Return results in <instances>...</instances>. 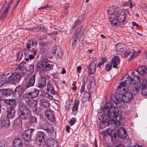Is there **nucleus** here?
<instances>
[{
    "label": "nucleus",
    "instance_id": "obj_36",
    "mask_svg": "<svg viewBox=\"0 0 147 147\" xmlns=\"http://www.w3.org/2000/svg\"><path fill=\"white\" fill-rule=\"evenodd\" d=\"M114 17V16L112 15L110 17V21L111 22V23L114 25L115 26H116L117 23V22H119V21H118V19L116 18V20H113L112 19V18H113Z\"/></svg>",
    "mask_w": 147,
    "mask_h": 147
},
{
    "label": "nucleus",
    "instance_id": "obj_62",
    "mask_svg": "<svg viewBox=\"0 0 147 147\" xmlns=\"http://www.w3.org/2000/svg\"><path fill=\"white\" fill-rule=\"evenodd\" d=\"M28 57H29V58L30 60L34 59V55H32V54H31L30 53L29 54H28Z\"/></svg>",
    "mask_w": 147,
    "mask_h": 147
},
{
    "label": "nucleus",
    "instance_id": "obj_55",
    "mask_svg": "<svg viewBox=\"0 0 147 147\" xmlns=\"http://www.w3.org/2000/svg\"><path fill=\"white\" fill-rule=\"evenodd\" d=\"M107 134L110 136L111 137L112 136V131L110 129H108L107 131Z\"/></svg>",
    "mask_w": 147,
    "mask_h": 147
},
{
    "label": "nucleus",
    "instance_id": "obj_39",
    "mask_svg": "<svg viewBox=\"0 0 147 147\" xmlns=\"http://www.w3.org/2000/svg\"><path fill=\"white\" fill-rule=\"evenodd\" d=\"M9 105L10 106L9 109H15L14 107H16V104L14 100L12 99L11 101L10 102Z\"/></svg>",
    "mask_w": 147,
    "mask_h": 147
},
{
    "label": "nucleus",
    "instance_id": "obj_23",
    "mask_svg": "<svg viewBox=\"0 0 147 147\" xmlns=\"http://www.w3.org/2000/svg\"><path fill=\"white\" fill-rule=\"evenodd\" d=\"M138 73L142 75H146L147 74V69L144 66H141L138 68L137 69Z\"/></svg>",
    "mask_w": 147,
    "mask_h": 147
},
{
    "label": "nucleus",
    "instance_id": "obj_2",
    "mask_svg": "<svg viewBox=\"0 0 147 147\" xmlns=\"http://www.w3.org/2000/svg\"><path fill=\"white\" fill-rule=\"evenodd\" d=\"M123 90L124 91V93L123 95H120L119 98L117 96L115 97L116 100V102H115V104H117L122 101L125 102H127L132 99L133 97L132 93L125 88H123Z\"/></svg>",
    "mask_w": 147,
    "mask_h": 147
},
{
    "label": "nucleus",
    "instance_id": "obj_48",
    "mask_svg": "<svg viewBox=\"0 0 147 147\" xmlns=\"http://www.w3.org/2000/svg\"><path fill=\"white\" fill-rule=\"evenodd\" d=\"M37 51L34 49H32L31 51H30V54L35 56L36 55Z\"/></svg>",
    "mask_w": 147,
    "mask_h": 147
},
{
    "label": "nucleus",
    "instance_id": "obj_28",
    "mask_svg": "<svg viewBox=\"0 0 147 147\" xmlns=\"http://www.w3.org/2000/svg\"><path fill=\"white\" fill-rule=\"evenodd\" d=\"M50 91H51V93L52 94L54 95H55V92L54 90V87L50 84L49 83L47 85V91L49 92Z\"/></svg>",
    "mask_w": 147,
    "mask_h": 147
},
{
    "label": "nucleus",
    "instance_id": "obj_40",
    "mask_svg": "<svg viewBox=\"0 0 147 147\" xmlns=\"http://www.w3.org/2000/svg\"><path fill=\"white\" fill-rule=\"evenodd\" d=\"M49 94L47 93L43 92L40 95V96L42 98H47L49 99Z\"/></svg>",
    "mask_w": 147,
    "mask_h": 147
},
{
    "label": "nucleus",
    "instance_id": "obj_31",
    "mask_svg": "<svg viewBox=\"0 0 147 147\" xmlns=\"http://www.w3.org/2000/svg\"><path fill=\"white\" fill-rule=\"evenodd\" d=\"M31 95L32 98H34L37 96L39 94V91L38 90L36 89H33L31 91Z\"/></svg>",
    "mask_w": 147,
    "mask_h": 147
},
{
    "label": "nucleus",
    "instance_id": "obj_9",
    "mask_svg": "<svg viewBox=\"0 0 147 147\" xmlns=\"http://www.w3.org/2000/svg\"><path fill=\"white\" fill-rule=\"evenodd\" d=\"M97 64L96 58H95L92 62L90 64L88 69V71L91 74H93L95 72Z\"/></svg>",
    "mask_w": 147,
    "mask_h": 147
},
{
    "label": "nucleus",
    "instance_id": "obj_20",
    "mask_svg": "<svg viewBox=\"0 0 147 147\" xmlns=\"http://www.w3.org/2000/svg\"><path fill=\"white\" fill-rule=\"evenodd\" d=\"M46 80L44 77H42L39 80L38 83V87L41 88L44 87L46 84Z\"/></svg>",
    "mask_w": 147,
    "mask_h": 147
},
{
    "label": "nucleus",
    "instance_id": "obj_8",
    "mask_svg": "<svg viewBox=\"0 0 147 147\" xmlns=\"http://www.w3.org/2000/svg\"><path fill=\"white\" fill-rule=\"evenodd\" d=\"M45 135L44 132L42 131L38 132L36 136V142H39L40 144L45 141Z\"/></svg>",
    "mask_w": 147,
    "mask_h": 147
},
{
    "label": "nucleus",
    "instance_id": "obj_53",
    "mask_svg": "<svg viewBox=\"0 0 147 147\" xmlns=\"http://www.w3.org/2000/svg\"><path fill=\"white\" fill-rule=\"evenodd\" d=\"M39 44L41 46V47H43L47 45V43L46 42L42 41L40 42Z\"/></svg>",
    "mask_w": 147,
    "mask_h": 147
},
{
    "label": "nucleus",
    "instance_id": "obj_3",
    "mask_svg": "<svg viewBox=\"0 0 147 147\" xmlns=\"http://www.w3.org/2000/svg\"><path fill=\"white\" fill-rule=\"evenodd\" d=\"M20 117L24 119H27L30 116V112L29 109L24 105L20 104L18 111Z\"/></svg>",
    "mask_w": 147,
    "mask_h": 147
},
{
    "label": "nucleus",
    "instance_id": "obj_12",
    "mask_svg": "<svg viewBox=\"0 0 147 147\" xmlns=\"http://www.w3.org/2000/svg\"><path fill=\"white\" fill-rule=\"evenodd\" d=\"M116 17L119 18L120 16L123 17L122 19H118V21L119 22H122L125 21L126 19V16L124 12L121 10H119L116 13Z\"/></svg>",
    "mask_w": 147,
    "mask_h": 147
},
{
    "label": "nucleus",
    "instance_id": "obj_43",
    "mask_svg": "<svg viewBox=\"0 0 147 147\" xmlns=\"http://www.w3.org/2000/svg\"><path fill=\"white\" fill-rule=\"evenodd\" d=\"M45 130L48 133H51L54 131V128L53 127H51L50 128H46Z\"/></svg>",
    "mask_w": 147,
    "mask_h": 147
},
{
    "label": "nucleus",
    "instance_id": "obj_22",
    "mask_svg": "<svg viewBox=\"0 0 147 147\" xmlns=\"http://www.w3.org/2000/svg\"><path fill=\"white\" fill-rule=\"evenodd\" d=\"M40 104L45 108L48 107L50 106L49 101L44 98L40 99Z\"/></svg>",
    "mask_w": 147,
    "mask_h": 147
},
{
    "label": "nucleus",
    "instance_id": "obj_46",
    "mask_svg": "<svg viewBox=\"0 0 147 147\" xmlns=\"http://www.w3.org/2000/svg\"><path fill=\"white\" fill-rule=\"evenodd\" d=\"M30 50L27 49L25 48L24 49V55L25 56H26L28 54H30Z\"/></svg>",
    "mask_w": 147,
    "mask_h": 147
},
{
    "label": "nucleus",
    "instance_id": "obj_41",
    "mask_svg": "<svg viewBox=\"0 0 147 147\" xmlns=\"http://www.w3.org/2000/svg\"><path fill=\"white\" fill-rule=\"evenodd\" d=\"M32 95H31V93L30 92H29L28 93L25 94L23 95V97L24 98H32Z\"/></svg>",
    "mask_w": 147,
    "mask_h": 147
},
{
    "label": "nucleus",
    "instance_id": "obj_61",
    "mask_svg": "<svg viewBox=\"0 0 147 147\" xmlns=\"http://www.w3.org/2000/svg\"><path fill=\"white\" fill-rule=\"evenodd\" d=\"M38 44L37 41H32V45L33 46H36Z\"/></svg>",
    "mask_w": 147,
    "mask_h": 147
},
{
    "label": "nucleus",
    "instance_id": "obj_4",
    "mask_svg": "<svg viewBox=\"0 0 147 147\" xmlns=\"http://www.w3.org/2000/svg\"><path fill=\"white\" fill-rule=\"evenodd\" d=\"M34 130H33L32 129H29L25 131L22 134V138L24 139V140L26 142L27 145H31L29 144L28 141L31 140V138L33 133Z\"/></svg>",
    "mask_w": 147,
    "mask_h": 147
},
{
    "label": "nucleus",
    "instance_id": "obj_44",
    "mask_svg": "<svg viewBox=\"0 0 147 147\" xmlns=\"http://www.w3.org/2000/svg\"><path fill=\"white\" fill-rule=\"evenodd\" d=\"M81 30V29L80 28H78L76 31V34L74 36H77L78 38V36L80 34Z\"/></svg>",
    "mask_w": 147,
    "mask_h": 147
},
{
    "label": "nucleus",
    "instance_id": "obj_14",
    "mask_svg": "<svg viewBox=\"0 0 147 147\" xmlns=\"http://www.w3.org/2000/svg\"><path fill=\"white\" fill-rule=\"evenodd\" d=\"M120 60L119 57L117 56H114L111 60V62L113 68H117V65L119 64Z\"/></svg>",
    "mask_w": 147,
    "mask_h": 147
},
{
    "label": "nucleus",
    "instance_id": "obj_33",
    "mask_svg": "<svg viewBox=\"0 0 147 147\" xmlns=\"http://www.w3.org/2000/svg\"><path fill=\"white\" fill-rule=\"evenodd\" d=\"M10 7V6L9 5L6 8V9L2 13L1 16V19H4L6 17L7 15V13L8 11V9Z\"/></svg>",
    "mask_w": 147,
    "mask_h": 147
},
{
    "label": "nucleus",
    "instance_id": "obj_38",
    "mask_svg": "<svg viewBox=\"0 0 147 147\" xmlns=\"http://www.w3.org/2000/svg\"><path fill=\"white\" fill-rule=\"evenodd\" d=\"M1 93L3 95L8 96L10 94V92L8 89H3L1 91Z\"/></svg>",
    "mask_w": 147,
    "mask_h": 147
},
{
    "label": "nucleus",
    "instance_id": "obj_64",
    "mask_svg": "<svg viewBox=\"0 0 147 147\" xmlns=\"http://www.w3.org/2000/svg\"><path fill=\"white\" fill-rule=\"evenodd\" d=\"M103 122V121L101 123H100V127L101 128H102L103 127H105V125Z\"/></svg>",
    "mask_w": 147,
    "mask_h": 147
},
{
    "label": "nucleus",
    "instance_id": "obj_59",
    "mask_svg": "<svg viewBox=\"0 0 147 147\" xmlns=\"http://www.w3.org/2000/svg\"><path fill=\"white\" fill-rule=\"evenodd\" d=\"M39 28L40 29H42L43 30L46 31L47 29L43 25H41L39 26Z\"/></svg>",
    "mask_w": 147,
    "mask_h": 147
},
{
    "label": "nucleus",
    "instance_id": "obj_7",
    "mask_svg": "<svg viewBox=\"0 0 147 147\" xmlns=\"http://www.w3.org/2000/svg\"><path fill=\"white\" fill-rule=\"evenodd\" d=\"M140 84L142 87L141 93L144 95H147V80L144 78H142Z\"/></svg>",
    "mask_w": 147,
    "mask_h": 147
},
{
    "label": "nucleus",
    "instance_id": "obj_49",
    "mask_svg": "<svg viewBox=\"0 0 147 147\" xmlns=\"http://www.w3.org/2000/svg\"><path fill=\"white\" fill-rule=\"evenodd\" d=\"M86 95L87 96V97H85V98L88 100H89L90 99V93H87L86 92L84 93V96Z\"/></svg>",
    "mask_w": 147,
    "mask_h": 147
},
{
    "label": "nucleus",
    "instance_id": "obj_10",
    "mask_svg": "<svg viewBox=\"0 0 147 147\" xmlns=\"http://www.w3.org/2000/svg\"><path fill=\"white\" fill-rule=\"evenodd\" d=\"M41 67L38 66V67L39 69H41L42 70H44V72H47V71L51 70L53 69V66L52 65L50 64L49 63H47L45 64H44L43 63L41 65Z\"/></svg>",
    "mask_w": 147,
    "mask_h": 147
},
{
    "label": "nucleus",
    "instance_id": "obj_54",
    "mask_svg": "<svg viewBox=\"0 0 147 147\" xmlns=\"http://www.w3.org/2000/svg\"><path fill=\"white\" fill-rule=\"evenodd\" d=\"M51 5H47L45 6H43L42 7L39 8V9H47L48 8H51Z\"/></svg>",
    "mask_w": 147,
    "mask_h": 147
},
{
    "label": "nucleus",
    "instance_id": "obj_58",
    "mask_svg": "<svg viewBox=\"0 0 147 147\" xmlns=\"http://www.w3.org/2000/svg\"><path fill=\"white\" fill-rule=\"evenodd\" d=\"M82 69L81 66H79L77 68V71L78 73H80L81 72V70Z\"/></svg>",
    "mask_w": 147,
    "mask_h": 147
},
{
    "label": "nucleus",
    "instance_id": "obj_47",
    "mask_svg": "<svg viewBox=\"0 0 147 147\" xmlns=\"http://www.w3.org/2000/svg\"><path fill=\"white\" fill-rule=\"evenodd\" d=\"M7 83V82H5L4 80L3 81H0V87H3L6 86Z\"/></svg>",
    "mask_w": 147,
    "mask_h": 147
},
{
    "label": "nucleus",
    "instance_id": "obj_15",
    "mask_svg": "<svg viewBox=\"0 0 147 147\" xmlns=\"http://www.w3.org/2000/svg\"><path fill=\"white\" fill-rule=\"evenodd\" d=\"M45 113L47 117L50 121H55L54 115L50 109H46Z\"/></svg>",
    "mask_w": 147,
    "mask_h": 147
},
{
    "label": "nucleus",
    "instance_id": "obj_26",
    "mask_svg": "<svg viewBox=\"0 0 147 147\" xmlns=\"http://www.w3.org/2000/svg\"><path fill=\"white\" fill-rule=\"evenodd\" d=\"M15 110L14 109H9L7 112V117L9 118L13 117L15 116Z\"/></svg>",
    "mask_w": 147,
    "mask_h": 147
},
{
    "label": "nucleus",
    "instance_id": "obj_52",
    "mask_svg": "<svg viewBox=\"0 0 147 147\" xmlns=\"http://www.w3.org/2000/svg\"><path fill=\"white\" fill-rule=\"evenodd\" d=\"M47 38V37L46 35H43L40 36L39 39L40 40H42L46 39Z\"/></svg>",
    "mask_w": 147,
    "mask_h": 147
},
{
    "label": "nucleus",
    "instance_id": "obj_27",
    "mask_svg": "<svg viewBox=\"0 0 147 147\" xmlns=\"http://www.w3.org/2000/svg\"><path fill=\"white\" fill-rule=\"evenodd\" d=\"M15 93L17 94L18 93L19 95L21 96L23 93L24 90L23 88L21 86L17 87L14 90Z\"/></svg>",
    "mask_w": 147,
    "mask_h": 147
},
{
    "label": "nucleus",
    "instance_id": "obj_34",
    "mask_svg": "<svg viewBox=\"0 0 147 147\" xmlns=\"http://www.w3.org/2000/svg\"><path fill=\"white\" fill-rule=\"evenodd\" d=\"M36 118L34 116L31 117L29 119V122L31 124H35L37 123Z\"/></svg>",
    "mask_w": 147,
    "mask_h": 147
},
{
    "label": "nucleus",
    "instance_id": "obj_21",
    "mask_svg": "<svg viewBox=\"0 0 147 147\" xmlns=\"http://www.w3.org/2000/svg\"><path fill=\"white\" fill-rule=\"evenodd\" d=\"M14 147H23V142L20 139H15L13 142Z\"/></svg>",
    "mask_w": 147,
    "mask_h": 147
},
{
    "label": "nucleus",
    "instance_id": "obj_32",
    "mask_svg": "<svg viewBox=\"0 0 147 147\" xmlns=\"http://www.w3.org/2000/svg\"><path fill=\"white\" fill-rule=\"evenodd\" d=\"M128 83H129V82L128 81V80L127 78H126L125 80V81L123 82L120 83V85L118 86V89H120L121 88V87H123V89L124 88V87L125 86L126 84H128Z\"/></svg>",
    "mask_w": 147,
    "mask_h": 147
},
{
    "label": "nucleus",
    "instance_id": "obj_30",
    "mask_svg": "<svg viewBox=\"0 0 147 147\" xmlns=\"http://www.w3.org/2000/svg\"><path fill=\"white\" fill-rule=\"evenodd\" d=\"M1 121L3 127L4 126L5 127H8L10 125V121L9 119L7 118L3 119Z\"/></svg>",
    "mask_w": 147,
    "mask_h": 147
},
{
    "label": "nucleus",
    "instance_id": "obj_13",
    "mask_svg": "<svg viewBox=\"0 0 147 147\" xmlns=\"http://www.w3.org/2000/svg\"><path fill=\"white\" fill-rule=\"evenodd\" d=\"M15 72L12 73L9 77V79L11 81L18 82L20 80L22 76Z\"/></svg>",
    "mask_w": 147,
    "mask_h": 147
},
{
    "label": "nucleus",
    "instance_id": "obj_17",
    "mask_svg": "<svg viewBox=\"0 0 147 147\" xmlns=\"http://www.w3.org/2000/svg\"><path fill=\"white\" fill-rule=\"evenodd\" d=\"M36 74H34L30 78L26 84V87L28 88L30 87L33 86L35 80Z\"/></svg>",
    "mask_w": 147,
    "mask_h": 147
},
{
    "label": "nucleus",
    "instance_id": "obj_45",
    "mask_svg": "<svg viewBox=\"0 0 147 147\" xmlns=\"http://www.w3.org/2000/svg\"><path fill=\"white\" fill-rule=\"evenodd\" d=\"M76 119L75 118H72L69 122V124L71 125H73L76 121Z\"/></svg>",
    "mask_w": 147,
    "mask_h": 147
},
{
    "label": "nucleus",
    "instance_id": "obj_51",
    "mask_svg": "<svg viewBox=\"0 0 147 147\" xmlns=\"http://www.w3.org/2000/svg\"><path fill=\"white\" fill-rule=\"evenodd\" d=\"M108 13L111 15V16H112V15L113 16V13H114L115 11L113 9L110 8L109 9H108Z\"/></svg>",
    "mask_w": 147,
    "mask_h": 147
},
{
    "label": "nucleus",
    "instance_id": "obj_35",
    "mask_svg": "<svg viewBox=\"0 0 147 147\" xmlns=\"http://www.w3.org/2000/svg\"><path fill=\"white\" fill-rule=\"evenodd\" d=\"M133 52L131 55V57L129 58V60H130L133 58L134 56L136 57L138 56L140 53V52L139 51H138L137 52H136L135 51H133L132 50Z\"/></svg>",
    "mask_w": 147,
    "mask_h": 147
},
{
    "label": "nucleus",
    "instance_id": "obj_25",
    "mask_svg": "<svg viewBox=\"0 0 147 147\" xmlns=\"http://www.w3.org/2000/svg\"><path fill=\"white\" fill-rule=\"evenodd\" d=\"M116 50L118 53L120 54L124 51L125 47L124 46V45L122 43L117 44L116 45Z\"/></svg>",
    "mask_w": 147,
    "mask_h": 147
},
{
    "label": "nucleus",
    "instance_id": "obj_29",
    "mask_svg": "<svg viewBox=\"0 0 147 147\" xmlns=\"http://www.w3.org/2000/svg\"><path fill=\"white\" fill-rule=\"evenodd\" d=\"M79 103L80 101L79 100L76 99L75 100L74 105L72 109V110L73 111H76L78 109V107Z\"/></svg>",
    "mask_w": 147,
    "mask_h": 147
},
{
    "label": "nucleus",
    "instance_id": "obj_42",
    "mask_svg": "<svg viewBox=\"0 0 147 147\" xmlns=\"http://www.w3.org/2000/svg\"><path fill=\"white\" fill-rule=\"evenodd\" d=\"M131 53L132 51L129 49L127 50L124 54V57L125 58L127 57L128 55L131 54Z\"/></svg>",
    "mask_w": 147,
    "mask_h": 147
},
{
    "label": "nucleus",
    "instance_id": "obj_19",
    "mask_svg": "<svg viewBox=\"0 0 147 147\" xmlns=\"http://www.w3.org/2000/svg\"><path fill=\"white\" fill-rule=\"evenodd\" d=\"M52 52L53 54L57 53V55L60 58L62 55L61 49L58 46H55L53 48Z\"/></svg>",
    "mask_w": 147,
    "mask_h": 147
},
{
    "label": "nucleus",
    "instance_id": "obj_6",
    "mask_svg": "<svg viewBox=\"0 0 147 147\" xmlns=\"http://www.w3.org/2000/svg\"><path fill=\"white\" fill-rule=\"evenodd\" d=\"M26 63L24 62L21 63L17 67L15 71V73L21 76L24 75L25 74V68Z\"/></svg>",
    "mask_w": 147,
    "mask_h": 147
},
{
    "label": "nucleus",
    "instance_id": "obj_60",
    "mask_svg": "<svg viewBox=\"0 0 147 147\" xmlns=\"http://www.w3.org/2000/svg\"><path fill=\"white\" fill-rule=\"evenodd\" d=\"M30 69L29 70L31 72H33L34 71V66L33 65H30L29 66Z\"/></svg>",
    "mask_w": 147,
    "mask_h": 147
},
{
    "label": "nucleus",
    "instance_id": "obj_16",
    "mask_svg": "<svg viewBox=\"0 0 147 147\" xmlns=\"http://www.w3.org/2000/svg\"><path fill=\"white\" fill-rule=\"evenodd\" d=\"M117 131L119 136L121 138L123 139L126 138L127 134L125 130L123 127H121L120 128H119Z\"/></svg>",
    "mask_w": 147,
    "mask_h": 147
},
{
    "label": "nucleus",
    "instance_id": "obj_57",
    "mask_svg": "<svg viewBox=\"0 0 147 147\" xmlns=\"http://www.w3.org/2000/svg\"><path fill=\"white\" fill-rule=\"evenodd\" d=\"M7 78H6L5 76H3L1 78H0V81H3V80L5 82H7V81L6 80Z\"/></svg>",
    "mask_w": 147,
    "mask_h": 147
},
{
    "label": "nucleus",
    "instance_id": "obj_63",
    "mask_svg": "<svg viewBox=\"0 0 147 147\" xmlns=\"http://www.w3.org/2000/svg\"><path fill=\"white\" fill-rule=\"evenodd\" d=\"M113 135L111 136V138L112 140H114L115 141H116V136L115 135V134H113Z\"/></svg>",
    "mask_w": 147,
    "mask_h": 147
},
{
    "label": "nucleus",
    "instance_id": "obj_1",
    "mask_svg": "<svg viewBox=\"0 0 147 147\" xmlns=\"http://www.w3.org/2000/svg\"><path fill=\"white\" fill-rule=\"evenodd\" d=\"M103 112L105 115L114 122L119 121L120 120V113L116 107H109L108 104H107L104 106Z\"/></svg>",
    "mask_w": 147,
    "mask_h": 147
},
{
    "label": "nucleus",
    "instance_id": "obj_11",
    "mask_svg": "<svg viewBox=\"0 0 147 147\" xmlns=\"http://www.w3.org/2000/svg\"><path fill=\"white\" fill-rule=\"evenodd\" d=\"M28 104L33 111H35L37 110V101L36 100L33 99L29 100L28 101Z\"/></svg>",
    "mask_w": 147,
    "mask_h": 147
},
{
    "label": "nucleus",
    "instance_id": "obj_37",
    "mask_svg": "<svg viewBox=\"0 0 147 147\" xmlns=\"http://www.w3.org/2000/svg\"><path fill=\"white\" fill-rule=\"evenodd\" d=\"M78 40L77 36H74L72 38L73 42L72 43V48L73 49H74L76 46V41Z\"/></svg>",
    "mask_w": 147,
    "mask_h": 147
},
{
    "label": "nucleus",
    "instance_id": "obj_56",
    "mask_svg": "<svg viewBox=\"0 0 147 147\" xmlns=\"http://www.w3.org/2000/svg\"><path fill=\"white\" fill-rule=\"evenodd\" d=\"M31 46V45L29 43H26V48L27 49L30 50Z\"/></svg>",
    "mask_w": 147,
    "mask_h": 147
},
{
    "label": "nucleus",
    "instance_id": "obj_50",
    "mask_svg": "<svg viewBox=\"0 0 147 147\" xmlns=\"http://www.w3.org/2000/svg\"><path fill=\"white\" fill-rule=\"evenodd\" d=\"M105 67L106 70L109 71L111 69L112 65L109 64H108L106 65Z\"/></svg>",
    "mask_w": 147,
    "mask_h": 147
},
{
    "label": "nucleus",
    "instance_id": "obj_5",
    "mask_svg": "<svg viewBox=\"0 0 147 147\" xmlns=\"http://www.w3.org/2000/svg\"><path fill=\"white\" fill-rule=\"evenodd\" d=\"M125 78L127 79L129 84L133 83L135 84H137L139 82L140 83V81L142 80L138 76L135 75H133L132 77L129 76L128 75H125L124 77V79H125Z\"/></svg>",
    "mask_w": 147,
    "mask_h": 147
},
{
    "label": "nucleus",
    "instance_id": "obj_24",
    "mask_svg": "<svg viewBox=\"0 0 147 147\" xmlns=\"http://www.w3.org/2000/svg\"><path fill=\"white\" fill-rule=\"evenodd\" d=\"M140 88V86L135 84L133 86L132 88L129 90L130 91L132 94L133 93L135 94L139 92Z\"/></svg>",
    "mask_w": 147,
    "mask_h": 147
},
{
    "label": "nucleus",
    "instance_id": "obj_18",
    "mask_svg": "<svg viewBox=\"0 0 147 147\" xmlns=\"http://www.w3.org/2000/svg\"><path fill=\"white\" fill-rule=\"evenodd\" d=\"M56 141L55 140L49 138L47 139L46 142V144L47 147H56Z\"/></svg>",
    "mask_w": 147,
    "mask_h": 147
}]
</instances>
